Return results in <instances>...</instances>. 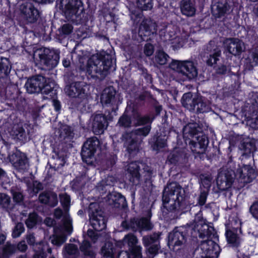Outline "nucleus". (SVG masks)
Masks as SVG:
<instances>
[{
  "instance_id": "obj_1",
  "label": "nucleus",
  "mask_w": 258,
  "mask_h": 258,
  "mask_svg": "<svg viewBox=\"0 0 258 258\" xmlns=\"http://www.w3.org/2000/svg\"><path fill=\"white\" fill-rule=\"evenodd\" d=\"M209 192L202 190L198 198V202L196 205L190 203L187 196L182 186L177 182L172 181L167 183L164 187L162 193L163 206L168 212L177 214L179 211L184 210L187 206L192 207L199 205L202 207L205 205Z\"/></svg>"
},
{
  "instance_id": "obj_2",
  "label": "nucleus",
  "mask_w": 258,
  "mask_h": 258,
  "mask_svg": "<svg viewBox=\"0 0 258 258\" xmlns=\"http://www.w3.org/2000/svg\"><path fill=\"white\" fill-rule=\"evenodd\" d=\"M194 229L192 226L187 225L176 226L168 234V245L176 252L177 255L186 258L189 255V249L186 243L191 236Z\"/></svg>"
},
{
  "instance_id": "obj_3",
  "label": "nucleus",
  "mask_w": 258,
  "mask_h": 258,
  "mask_svg": "<svg viewBox=\"0 0 258 258\" xmlns=\"http://www.w3.org/2000/svg\"><path fill=\"white\" fill-rule=\"evenodd\" d=\"M93 66L88 67V72L90 71L91 68L93 70L95 74L91 75V77H96L99 80H102L110 74L111 72H113L116 70L115 59L114 60L113 56L102 50L97 53L92 58Z\"/></svg>"
},
{
  "instance_id": "obj_4",
  "label": "nucleus",
  "mask_w": 258,
  "mask_h": 258,
  "mask_svg": "<svg viewBox=\"0 0 258 258\" xmlns=\"http://www.w3.org/2000/svg\"><path fill=\"white\" fill-rule=\"evenodd\" d=\"M234 174L235 173L232 170L219 172L217 178L218 185L221 186L225 183V186L223 187V190L231 187L234 182ZM235 175L241 182L246 183L251 182L256 177L255 170L250 165H244L242 168H238Z\"/></svg>"
},
{
  "instance_id": "obj_5",
  "label": "nucleus",
  "mask_w": 258,
  "mask_h": 258,
  "mask_svg": "<svg viewBox=\"0 0 258 258\" xmlns=\"http://www.w3.org/2000/svg\"><path fill=\"white\" fill-rule=\"evenodd\" d=\"M56 5L63 15L69 21L82 24L88 20L81 0H59Z\"/></svg>"
},
{
  "instance_id": "obj_6",
  "label": "nucleus",
  "mask_w": 258,
  "mask_h": 258,
  "mask_svg": "<svg viewBox=\"0 0 258 258\" xmlns=\"http://www.w3.org/2000/svg\"><path fill=\"white\" fill-rule=\"evenodd\" d=\"M89 88L90 85L83 81L68 85L67 93L71 98L70 103L72 108L79 109L85 106L91 95Z\"/></svg>"
},
{
  "instance_id": "obj_7",
  "label": "nucleus",
  "mask_w": 258,
  "mask_h": 258,
  "mask_svg": "<svg viewBox=\"0 0 258 258\" xmlns=\"http://www.w3.org/2000/svg\"><path fill=\"white\" fill-rule=\"evenodd\" d=\"M54 86V83L47 82V78L41 75L29 78L25 84L26 91L29 94L41 93L52 97L56 95V89Z\"/></svg>"
},
{
  "instance_id": "obj_8",
  "label": "nucleus",
  "mask_w": 258,
  "mask_h": 258,
  "mask_svg": "<svg viewBox=\"0 0 258 258\" xmlns=\"http://www.w3.org/2000/svg\"><path fill=\"white\" fill-rule=\"evenodd\" d=\"M182 106L190 112L197 114L207 113L211 111V103L201 95L194 96L191 92L184 93L181 99Z\"/></svg>"
},
{
  "instance_id": "obj_9",
  "label": "nucleus",
  "mask_w": 258,
  "mask_h": 258,
  "mask_svg": "<svg viewBox=\"0 0 258 258\" xmlns=\"http://www.w3.org/2000/svg\"><path fill=\"white\" fill-rule=\"evenodd\" d=\"M90 204V207L92 206ZM89 217L90 224L93 229H89L87 234L92 239H97L98 235L96 231L100 232L106 228L107 220L104 215V212L101 210L96 209L94 211L91 210L89 207Z\"/></svg>"
},
{
  "instance_id": "obj_10",
  "label": "nucleus",
  "mask_w": 258,
  "mask_h": 258,
  "mask_svg": "<svg viewBox=\"0 0 258 258\" xmlns=\"http://www.w3.org/2000/svg\"><path fill=\"white\" fill-rule=\"evenodd\" d=\"M197 62L192 60H172L169 63V68L186 77L188 80L196 78L198 74Z\"/></svg>"
},
{
  "instance_id": "obj_11",
  "label": "nucleus",
  "mask_w": 258,
  "mask_h": 258,
  "mask_svg": "<svg viewBox=\"0 0 258 258\" xmlns=\"http://www.w3.org/2000/svg\"><path fill=\"white\" fill-rule=\"evenodd\" d=\"M100 141L96 137L88 139L82 147L81 155L83 162L88 165L94 164L95 154L100 148Z\"/></svg>"
},
{
  "instance_id": "obj_12",
  "label": "nucleus",
  "mask_w": 258,
  "mask_h": 258,
  "mask_svg": "<svg viewBox=\"0 0 258 258\" xmlns=\"http://www.w3.org/2000/svg\"><path fill=\"white\" fill-rule=\"evenodd\" d=\"M121 226L124 230H131L134 232L149 231L153 228V225L147 217L139 218L134 217L130 219H125L122 221Z\"/></svg>"
},
{
  "instance_id": "obj_13",
  "label": "nucleus",
  "mask_w": 258,
  "mask_h": 258,
  "mask_svg": "<svg viewBox=\"0 0 258 258\" xmlns=\"http://www.w3.org/2000/svg\"><path fill=\"white\" fill-rule=\"evenodd\" d=\"M60 51L53 48L44 47L39 50V61L41 65L47 69H52L58 64L60 58Z\"/></svg>"
},
{
  "instance_id": "obj_14",
  "label": "nucleus",
  "mask_w": 258,
  "mask_h": 258,
  "mask_svg": "<svg viewBox=\"0 0 258 258\" xmlns=\"http://www.w3.org/2000/svg\"><path fill=\"white\" fill-rule=\"evenodd\" d=\"M113 120L110 110H105L104 113H96L93 115L92 130L96 135H100L107 129L109 123Z\"/></svg>"
},
{
  "instance_id": "obj_15",
  "label": "nucleus",
  "mask_w": 258,
  "mask_h": 258,
  "mask_svg": "<svg viewBox=\"0 0 258 258\" xmlns=\"http://www.w3.org/2000/svg\"><path fill=\"white\" fill-rule=\"evenodd\" d=\"M201 134V135L198 136L195 139L191 140V143H187L185 145L189 147L196 158L203 159L209 141L207 135L203 134V133Z\"/></svg>"
},
{
  "instance_id": "obj_16",
  "label": "nucleus",
  "mask_w": 258,
  "mask_h": 258,
  "mask_svg": "<svg viewBox=\"0 0 258 258\" xmlns=\"http://www.w3.org/2000/svg\"><path fill=\"white\" fill-rule=\"evenodd\" d=\"M23 23L25 24L36 23L40 17L41 12L31 3H25L20 7Z\"/></svg>"
},
{
  "instance_id": "obj_17",
  "label": "nucleus",
  "mask_w": 258,
  "mask_h": 258,
  "mask_svg": "<svg viewBox=\"0 0 258 258\" xmlns=\"http://www.w3.org/2000/svg\"><path fill=\"white\" fill-rule=\"evenodd\" d=\"M233 0H213L211 5V13L216 19L222 18L233 11Z\"/></svg>"
},
{
  "instance_id": "obj_18",
  "label": "nucleus",
  "mask_w": 258,
  "mask_h": 258,
  "mask_svg": "<svg viewBox=\"0 0 258 258\" xmlns=\"http://www.w3.org/2000/svg\"><path fill=\"white\" fill-rule=\"evenodd\" d=\"M154 25L149 19H145L141 23L138 33H133L132 39L138 43L147 41L151 39L150 36L155 32Z\"/></svg>"
},
{
  "instance_id": "obj_19",
  "label": "nucleus",
  "mask_w": 258,
  "mask_h": 258,
  "mask_svg": "<svg viewBox=\"0 0 258 258\" xmlns=\"http://www.w3.org/2000/svg\"><path fill=\"white\" fill-rule=\"evenodd\" d=\"M217 241L218 239L209 238L202 242L201 249L204 255L201 258H215L219 256L221 249Z\"/></svg>"
},
{
  "instance_id": "obj_20",
  "label": "nucleus",
  "mask_w": 258,
  "mask_h": 258,
  "mask_svg": "<svg viewBox=\"0 0 258 258\" xmlns=\"http://www.w3.org/2000/svg\"><path fill=\"white\" fill-rule=\"evenodd\" d=\"M238 231L241 232L240 228L226 227L225 235L227 244L234 249H238L241 247L243 241L242 238L238 234Z\"/></svg>"
},
{
  "instance_id": "obj_21",
  "label": "nucleus",
  "mask_w": 258,
  "mask_h": 258,
  "mask_svg": "<svg viewBox=\"0 0 258 258\" xmlns=\"http://www.w3.org/2000/svg\"><path fill=\"white\" fill-rule=\"evenodd\" d=\"M102 258H130L126 250H120L116 248L111 242L105 243L101 249Z\"/></svg>"
},
{
  "instance_id": "obj_22",
  "label": "nucleus",
  "mask_w": 258,
  "mask_h": 258,
  "mask_svg": "<svg viewBox=\"0 0 258 258\" xmlns=\"http://www.w3.org/2000/svg\"><path fill=\"white\" fill-rule=\"evenodd\" d=\"M256 141L248 137H242L239 139V149L241 151L242 156L245 158L253 155L256 150Z\"/></svg>"
},
{
  "instance_id": "obj_23",
  "label": "nucleus",
  "mask_w": 258,
  "mask_h": 258,
  "mask_svg": "<svg viewBox=\"0 0 258 258\" xmlns=\"http://www.w3.org/2000/svg\"><path fill=\"white\" fill-rule=\"evenodd\" d=\"M141 142L138 137H134L133 135L129 134H126L124 145L126 147L130 158L134 157L139 153L141 147Z\"/></svg>"
},
{
  "instance_id": "obj_24",
  "label": "nucleus",
  "mask_w": 258,
  "mask_h": 258,
  "mask_svg": "<svg viewBox=\"0 0 258 258\" xmlns=\"http://www.w3.org/2000/svg\"><path fill=\"white\" fill-rule=\"evenodd\" d=\"M116 91L112 87H109L104 90L100 97V102L103 106L112 107L110 111L115 112L117 107L114 109L113 106L116 104Z\"/></svg>"
},
{
  "instance_id": "obj_25",
  "label": "nucleus",
  "mask_w": 258,
  "mask_h": 258,
  "mask_svg": "<svg viewBox=\"0 0 258 258\" xmlns=\"http://www.w3.org/2000/svg\"><path fill=\"white\" fill-rule=\"evenodd\" d=\"M10 162L19 170H25L28 166L29 159L25 153L17 150L9 156Z\"/></svg>"
},
{
  "instance_id": "obj_26",
  "label": "nucleus",
  "mask_w": 258,
  "mask_h": 258,
  "mask_svg": "<svg viewBox=\"0 0 258 258\" xmlns=\"http://www.w3.org/2000/svg\"><path fill=\"white\" fill-rule=\"evenodd\" d=\"M206 50L209 53V56L206 60V64L212 67L216 64L221 55V50L213 40H211L207 45Z\"/></svg>"
},
{
  "instance_id": "obj_27",
  "label": "nucleus",
  "mask_w": 258,
  "mask_h": 258,
  "mask_svg": "<svg viewBox=\"0 0 258 258\" xmlns=\"http://www.w3.org/2000/svg\"><path fill=\"white\" fill-rule=\"evenodd\" d=\"M167 139L166 132H157L149 140V144L153 151H159L167 146Z\"/></svg>"
},
{
  "instance_id": "obj_28",
  "label": "nucleus",
  "mask_w": 258,
  "mask_h": 258,
  "mask_svg": "<svg viewBox=\"0 0 258 258\" xmlns=\"http://www.w3.org/2000/svg\"><path fill=\"white\" fill-rule=\"evenodd\" d=\"M199 130V124L194 122H189L184 125L182 128V137L184 144L191 143V140L200 136L201 134Z\"/></svg>"
},
{
  "instance_id": "obj_29",
  "label": "nucleus",
  "mask_w": 258,
  "mask_h": 258,
  "mask_svg": "<svg viewBox=\"0 0 258 258\" xmlns=\"http://www.w3.org/2000/svg\"><path fill=\"white\" fill-rule=\"evenodd\" d=\"M192 228L194 229L193 231L195 232L196 230L198 231L199 237L200 238H214V239H218V235L214 228L210 227L208 224H196Z\"/></svg>"
},
{
  "instance_id": "obj_30",
  "label": "nucleus",
  "mask_w": 258,
  "mask_h": 258,
  "mask_svg": "<svg viewBox=\"0 0 258 258\" xmlns=\"http://www.w3.org/2000/svg\"><path fill=\"white\" fill-rule=\"evenodd\" d=\"M39 202L51 208L56 207L58 204L57 194L54 191L45 190L41 192L38 197Z\"/></svg>"
},
{
  "instance_id": "obj_31",
  "label": "nucleus",
  "mask_w": 258,
  "mask_h": 258,
  "mask_svg": "<svg viewBox=\"0 0 258 258\" xmlns=\"http://www.w3.org/2000/svg\"><path fill=\"white\" fill-rule=\"evenodd\" d=\"M132 115L133 121V126L134 127L152 124V119H150L148 114L142 115L137 109L135 108H132Z\"/></svg>"
},
{
  "instance_id": "obj_32",
  "label": "nucleus",
  "mask_w": 258,
  "mask_h": 258,
  "mask_svg": "<svg viewBox=\"0 0 258 258\" xmlns=\"http://www.w3.org/2000/svg\"><path fill=\"white\" fill-rule=\"evenodd\" d=\"M139 164L140 162L139 161H133L128 164L127 168L129 180L133 184H138L140 180V166Z\"/></svg>"
},
{
  "instance_id": "obj_33",
  "label": "nucleus",
  "mask_w": 258,
  "mask_h": 258,
  "mask_svg": "<svg viewBox=\"0 0 258 258\" xmlns=\"http://www.w3.org/2000/svg\"><path fill=\"white\" fill-rule=\"evenodd\" d=\"M229 42L227 46L228 51L231 54L236 56L240 55L243 51V43L238 38H232L229 39Z\"/></svg>"
},
{
  "instance_id": "obj_34",
  "label": "nucleus",
  "mask_w": 258,
  "mask_h": 258,
  "mask_svg": "<svg viewBox=\"0 0 258 258\" xmlns=\"http://www.w3.org/2000/svg\"><path fill=\"white\" fill-rule=\"evenodd\" d=\"M11 69L12 64L9 58L0 56V79L7 78Z\"/></svg>"
},
{
  "instance_id": "obj_35",
  "label": "nucleus",
  "mask_w": 258,
  "mask_h": 258,
  "mask_svg": "<svg viewBox=\"0 0 258 258\" xmlns=\"http://www.w3.org/2000/svg\"><path fill=\"white\" fill-rule=\"evenodd\" d=\"M180 9L182 14L187 17L192 16L196 13V9L191 0H181Z\"/></svg>"
},
{
  "instance_id": "obj_36",
  "label": "nucleus",
  "mask_w": 258,
  "mask_h": 258,
  "mask_svg": "<svg viewBox=\"0 0 258 258\" xmlns=\"http://www.w3.org/2000/svg\"><path fill=\"white\" fill-rule=\"evenodd\" d=\"M138 243V239L137 236L131 233L126 235L122 240L118 241L117 245L121 248L122 246L127 245L128 248L132 247L141 246Z\"/></svg>"
},
{
  "instance_id": "obj_37",
  "label": "nucleus",
  "mask_w": 258,
  "mask_h": 258,
  "mask_svg": "<svg viewBox=\"0 0 258 258\" xmlns=\"http://www.w3.org/2000/svg\"><path fill=\"white\" fill-rule=\"evenodd\" d=\"M117 124L120 127L128 128L133 126L132 115L128 114V111L126 108L123 114L119 117Z\"/></svg>"
},
{
  "instance_id": "obj_38",
  "label": "nucleus",
  "mask_w": 258,
  "mask_h": 258,
  "mask_svg": "<svg viewBox=\"0 0 258 258\" xmlns=\"http://www.w3.org/2000/svg\"><path fill=\"white\" fill-rule=\"evenodd\" d=\"M114 207L119 209H125L127 208V203L125 197L120 193L115 192L111 195Z\"/></svg>"
},
{
  "instance_id": "obj_39",
  "label": "nucleus",
  "mask_w": 258,
  "mask_h": 258,
  "mask_svg": "<svg viewBox=\"0 0 258 258\" xmlns=\"http://www.w3.org/2000/svg\"><path fill=\"white\" fill-rule=\"evenodd\" d=\"M91 247L90 242L88 240L84 239L80 245V250L84 256L89 258H96V254L93 250L90 249Z\"/></svg>"
},
{
  "instance_id": "obj_40",
  "label": "nucleus",
  "mask_w": 258,
  "mask_h": 258,
  "mask_svg": "<svg viewBox=\"0 0 258 258\" xmlns=\"http://www.w3.org/2000/svg\"><path fill=\"white\" fill-rule=\"evenodd\" d=\"M70 144H68L64 142L59 143L58 145H54L53 152L57 158L59 159L63 158L66 155L67 153L68 152L69 148L68 146H70Z\"/></svg>"
},
{
  "instance_id": "obj_41",
  "label": "nucleus",
  "mask_w": 258,
  "mask_h": 258,
  "mask_svg": "<svg viewBox=\"0 0 258 258\" xmlns=\"http://www.w3.org/2000/svg\"><path fill=\"white\" fill-rule=\"evenodd\" d=\"M160 235L154 233L152 235H146L143 237V243L145 247H149L159 242Z\"/></svg>"
},
{
  "instance_id": "obj_42",
  "label": "nucleus",
  "mask_w": 258,
  "mask_h": 258,
  "mask_svg": "<svg viewBox=\"0 0 258 258\" xmlns=\"http://www.w3.org/2000/svg\"><path fill=\"white\" fill-rule=\"evenodd\" d=\"M168 55L162 50H158L153 59V61L156 64L163 66L167 63Z\"/></svg>"
},
{
  "instance_id": "obj_43",
  "label": "nucleus",
  "mask_w": 258,
  "mask_h": 258,
  "mask_svg": "<svg viewBox=\"0 0 258 258\" xmlns=\"http://www.w3.org/2000/svg\"><path fill=\"white\" fill-rule=\"evenodd\" d=\"M151 124H148L143 125V127L138 128L133 130L130 133V135H133L134 137L140 136L145 137L147 136L151 130Z\"/></svg>"
},
{
  "instance_id": "obj_44",
  "label": "nucleus",
  "mask_w": 258,
  "mask_h": 258,
  "mask_svg": "<svg viewBox=\"0 0 258 258\" xmlns=\"http://www.w3.org/2000/svg\"><path fill=\"white\" fill-rule=\"evenodd\" d=\"M13 201L16 204H20L23 202L24 196L21 189L17 186H12L10 190Z\"/></svg>"
},
{
  "instance_id": "obj_45",
  "label": "nucleus",
  "mask_w": 258,
  "mask_h": 258,
  "mask_svg": "<svg viewBox=\"0 0 258 258\" xmlns=\"http://www.w3.org/2000/svg\"><path fill=\"white\" fill-rule=\"evenodd\" d=\"M16 252L15 244L7 243L3 248L0 258H10Z\"/></svg>"
},
{
  "instance_id": "obj_46",
  "label": "nucleus",
  "mask_w": 258,
  "mask_h": 258,
  "mask_svg": "<svg viewBox=\"0 0 258 258\" xmlns=\"http://www.w3.org/2000/svg\"><path fill=\"white\" fill-rule=\"evenodd\" d=\"M163 110L162 105L160 104L158 101H156L152 106V108L150 113L148 114L152 119V122L155 119V118L160 116L161 111Z\"/></svg>"
},
{
  "instance_id": "obj_47",
  "label": "nucleus",
  "mask_w": 258,
  "mask_h": 258,
  "mask_svg": "<svg viewBox=\"0 0 258 258\" xmlns=\"http://www.w3.org/2000/svg\"><path fill=\"white\" fill-rule=\"evenodd\" d=\"M182 154L179 152H172L167 156V162L169 164L177 165L179 164Z\"/></svg>"
},
{
  "instance_id": "obj_48",
  "label": "nucleus",
  "mask_w": 258,
  "mask_h": 258,
  "mask_svg": "<svg viewBox=\"0 0 258 258\" xmlns=\"http://www.w3.org/2000/svg\"><path fill=\"white\" fill-rule=\"evenodd\" d=\"M73 27L72 25L67 23L63 24L58 29V36L59 38H63L72 33Z\"/></svg>"
},
{
  "instance_id": "obj_49",
  "label": "nucleus",
  "mask_w": 258,
  "mask_h": 258,
  "mask_svg": "<svg viewBox=\"0 0 258 258\" xmlns=\"http://www.w3.org/2000/svg\"><path fill=\"white\" fill-rule=\"evenodd\" d=\"M79 79L80 78L78 75V72L77 71L75 72H69L64 77V80L67 84L66 87H68V85H73L76 82H80V81H79Z\"/></svg>"
},
{
  "instance_id": "obj_50",
  "label": "nucleus",
  "mask_w": 258,
  "mask_h": 258,
  "mask_svg": "<svg viewBox=\"0 0 258 258\" xmlns=\"http://www.w3.org/2000/svg\"><path fill=\"white\" fill-rule=\"evenodd\" d=\"M38 215L36 212H32L29 214L28 218L25 221L27 227L31 229L35 227L38 223Z\"/></svg>"
},
{
  "instance_id": "obj_51",
  "label": "nucleus",
  "mask_w": 258,
  "mask_h": 258,
  "mask_svg": "<svg viewBox=\"0 0 258 258\" xmlns=\"http://www.w3.org/2000/svg\"><path fill=\"white\" fill-rule=\"evenodd\" d=\"M14 134L16 138L20 141L24 142L27 139V136L25 129L22 126L19 125L14 127Z\"/></svg>"
},
{
  "instance_id": "obj_52",
  "label": "nucleus",
  "mask_w": 258,
  "mask_h": 258,
  "mask_svg": "<svg viewBox=\"0 0 258 258\" xmlns=\"http://www.w3.org/2000/svg\"><path fill=\"white\" fill-rule=\"evenodd\" d=\"M142 249L141 246H136L128 248L126 251L130 258H142Z\"/></svg>"
},
{
  "instance_id": "obj_53",
  "label": "nucleus",
  "mask_w": 258,
  "mask_h": 258,
  "mask_svg": "<svg viewBox=\"0 0 258 258\" xmlns=\"http://www.w3.org/2000/svg\"><path fill=\"white\" fill-rule=\"evenodd\" d=\"M60 231V228L57 226L53 227L54 235H53V239L52 243L55 245H59L65 241V237L62 235H57L56 234Z\"/></svg>"
},
{
  "instance_id": "obj_54",
  "label": "nucleus",
  "mask_w": 258,
  "mask_h": 258,
  "mask_svg": "<svg viewBox=\"0 0 258 258\" xmlns=\"http://www.w3.org/2000/svg\"><path fill=\"white\" fill-rule=\"evenodd\" d=\"M10 204V197L5 194H1L0 196V207L6 211H8L9 209H11L9 207Z\"/></svg>"
},
{
  "instance_id": "obj_55",
  "label": "nucleus",
  "mask_w": 258,
  "mask_h": 258,
  "mask_svg": "<svg viewBox=\"0 0 258 258\" xmlns=\"http://www.w3.org/2000/svg\"><path fill=\"white\" fill-rule=\"evenodd\" d=\"M138 7L142 11H147L152 9L153 0H137Z\"/></svg>"
},
{
  "instance_id": "obj_56",
  "label": "nucleus",
  "mask_w": 258,
  "mask_h": 258,
  "mask_svg": "<svg viewBox=\"0 0 258 258\" xmlns=\"http://www.w3.org/2000/svg\"><path fill=\"white\" fill-rule=\"evenodd\" d=\"M71 188L73 190L79 192L81 191L84 184L80 178H76L71 182Z\"/></svg>"
},
{
  "instance_id": "obj_57",
  "label": "nucleus",
  "mask_w": 258,
  "mask_h": 258,
  "mask_svg": "<svg viewBox=\"0 0 258 258\" xmlns=\"http://www.w3.org/2000/svg\"><path fill=\"white\" fill-rule=\"evenodd\" d=\"M160 242L151 245L149 247H145L147 253L150 255L154 257L155 255L157 254L159 252V250L160 249Z\"/></svg>"
},
{
  "instance_id": "obj_58",
  "label": "nucleus",
  "mask_w": 258,
  "mask_h": 258,
  "mask_svg": "<svg viewBox=\"0 0 258 258\" xmlns=\"http://www.w3.org/2000/svg\"><path fill=\"white\" fill-rule=\"evenodd\" d=\"M59 198L61 205L64 209L70 206L71 197L66 192L60 194L59 195Z\"/></svg>"
},
{
  "instance_id": "obj_59",
  "label": "nucleus",
  "mask_w": 258,
  "mask_h": 258,
  "mask_svg": "<svg viewBox=\"0 0 258 258\" xmlns=\"http://www.w3.org/2000/svg\"><path fill=\"white\" fill-rule=\"evenodd\" d=\"M153 97L151 92L149 91H144L139 95L136 97V100L140 103L144 104L145 102L147 100L152 99Z\"/></svg>"
},
{
  "instance_id": "obj_60",
  "label": "nucleus",
  "mask_w": 258,
  "mask_h": 258,
  "mask_svg": "<svg viewBox=\"0 0 258 258\" xmlns=\"http://www.w3.org/2000/svg\"><path fill=\"white\" fill-rule=\"evenodd\" d=\"M252 62H247L245 63V68L248 70H251L254 66L258 64V49H256L252 54Z\"/></svg>"
},
{
  "instance_id": "obj_61",
  "label": "nucleus",
  "mask_w": 258,
  "mask_h": 258,
  "mask_svg": "<svg viewBox=\"0 0 258 258\" xmlns=\"http://www.w3.org/2000/svg\"><path fill=\"white\" fill-rule=\"evenodd\" d=\"M249 212L258 223V200L252 203L249 208Z\"/></svg>"
},
{
  "instance_id": "obj_62",
  "label": "nucleus",
  "mask_w": 258,
  "mask_h": 258,
  "mask_svg": "<svg viewBox=\"0 0 258 258\" xmlns=\"http://www.w3.org/2000/svg\"><path fill=\"white\" fill-rule=\"evenodd\" d=\"M25 228L22 223H18L15 227L12 235L14 238H17L19 237L21 234L24 232Z\"/></svg>"
},
{
  "instance_id": "obj_63",
  "label": "nucleus",
  "mask_w": 258,
  "mask_h": 258,
  "mask_svg": "<svg viewBox=\"0 0 258 258\" xmlns=\"http://www.w3.org/2000/svg\"><path fill=\"white\" fill-rule=\"evenodd\" d=\"M50 98L52 99V106L55 112L59 113L61 109V104L59 100L57 99V90H56V96L52 97L49 96Z\"/></svg>"
},
{
  "instance_id": "obj_64",
  "label": "nucleus",
  "mask_w": 258,
  "mask_h": 258,
  "mask_svg": "<svg viewBox=\"0 0 258 258\" xmlns=\"http://www.w3.org/2000/svg\"><path fill=\"white\" fill-rule=\"evenodd\" d=\"M215 73L220 75H225L228 71V67L226 64H221L214 67Z\"/></svg>"
}]
</instances>
